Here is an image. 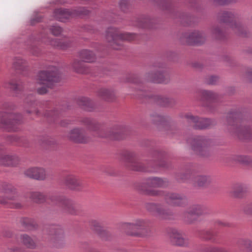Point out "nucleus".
Segmentation results:
<instances>
[{
	"label": "nucleus",
	"instance_id": "1",
	"mask_svg": "<svg viewBox=\"0 0 252 252\" xmlns=\"http://www.w3.org/2000/svg\"><path fill=\"white\" fill-rule=\"evenodd\" d=\"M82 122L90 131L95 132L96 136L109 138L112 140H120L123 138V130L121 126H117L112 131L107 132L100 124L94 119L85 118L82 119Z\"/></svg>",
	"mask_w": 252,
	"mask_h": 252
},
{
	"label": "nucleus",
	"instance_id": "60",
	"mask_svg": "<svg viewBox=\"0 0 252 252\" xmlns=\"http://www.w3.org/2000/svg\"><path fill=\"white\" fill-rule=\"evenodd\" d=\"M236 14L234 12L231 11H223L220 16H234Z\"/></svg>",
	"mask_w": 252,
	"mask_h": 252
},
{
	"label": "nucleus",
	"instance_id": "6",
	"mask_svg": "<svg viewBox=\"0 0 252 252\" xmlns=\"http://www.w3.org/2000/svg\"><path fill=\"white\" fill-rule=\"evenodd\" d=\"M49 200L50 201L49 203L52 205H58L61 207L64 213L71 215H78L81 213L73 201L64 196L52 194L49 196Z\"/></svg>",
	"mask_w": 252,
	"mask_h": 252
},
{
	"label": "nucleus",
	"instance_id": "31",
	"mask_svg": "<svg viewBox=\"0 0 252 252\" xmlns=\"http://www.w3.org/2000/svg\"><path fill=\"white\" fill-rule=\"evenodd\" d=\"M29 197L32 201L37 203H42L46 200V196L43 193L35 191L30 193Z\"/></svg>",
	"mask_w": 252,
	"mask_h": 252
},
{
	"label": "nucleus",
	"instance_id": "36",
	"mask_svg": "<svg viewBox=\"0 0 252 252\" xmlns=\"http://www.w3.org/2000/svg\"><path fill=\"white\" fill-rule=\"evenodd\" d=\"M5 87L17 93L22 89V85L21 82H19L17 80H11L5 84Z\"/></svg>",
	"mask_w": 252,
	"mask_h": 252
},
{
	"label": "nucleus",
	"instance_id": "42",
	"mask_svg": "<svg viewBox=\"0 0 252 252\" xmlns=\"http://www.w3.org/2000/svg\"><path fill=\"white\" fill-rule=\"evenodd\" d=\"M163 10H170L172 6L171 1L169 0H154Z\"/></svg>",
	"mask_w": 252,
	"mask_h": 252
},
{
	"label": "nucleus",
	"instance_id": "63",
	"mask_svg": "<svg viewBox=\"0 0 252 252\" xmlns=\"http://www.w3.org/2000/svg\"><path fill=\"white\" fill-rule=\"evenodd\" d=\"M247 77L248 79L252 82V69H250L247 73Z\"/></svg>",
	"mask_w": 252,
	"mask_h": 252
},
{
	"label": "nucleus",
	"instance_id": "4",
	"mask_svg": "<svg viewBox=\"0 0 252 252\" xmlns=\"http://www.w3.org/2000/svg\"><path fill=\"white\" fill-rule=\"evenodd\" d=\"M136 35L127 32L120 33L116 28H108L106 32V39L110 46L114 50L122 49V42L132 41L136 38Z\"/></svg>",
	"mask_w": 252,
	"mask_h": 252
},
{
	"label": "nucleus",
	"instance_id": "13",
	"mask_svg": "<svg viewBox=\"0 0 252 252\" xmlns=\"http://www.w3.org/2000/svg\"><path fill=\"white\" fill-rule=\"evenodd\" d=\"M160 67L159 64L154 65L151 71L146 73L145 79L148 82L155 83H168L169 79L168 78H166L162 72L159 70Z\"/></svg>",
	"mask_w": 252,
	"mask_h": 252
},
{
	"label": "nucleus",
	"instance_id": "12",
	"mask_svg": "<svg viewBox=\"0 0 252 252\" xmlns=\"http://www.w3.org/2000/svg\"><path fill=\"white\" fill-rule=\"evenodd\" d=\"M55 16H87L92 14L91 10L84 7L74 9L56 8L54 10Z\"/></svg>",
	"mask_w": 252,
	"mask_h": 252
},
{
	"label": "nucleus",
	"instance_id": "37",
	"mask_svg": "<svg viewBox=\"0 0 252 252\" xmlns=\"http://www.w3.org/2000/svg\"><path fill=\"white\" fill-rule=\"evenodd\" d=\"M21 223L27 230H32L36 227V224L30 218H23L21 220Z\"/></svg>",
	"mask_w": 252,
	"mask_h": 252
},
{
	"label": "nucleus",
	"instance_id": "27",
	"mask_svg": "<svg viewBox=\"0 0 252 252\" xmlns=\"http://www.w3.org/2000/svg\"><path fill=\"white\" fill-rule=\"evenodd\" d=\"M98 95L108 102H113L116 99L114 93L106 89H101L98 92Z\"/></svg>",
	"mask_w": 252,
	"mask_h": 252
},
{
	"label": "nucleus",
	"instance_id": "14",
	"mask_svg": "<svg viewBox=\"0 0 252 252\" xmlns=\"http://www.w3.org/2000/svg\"><path fill=\"white\" fill-rule=\"evenodd\" d=\"M126 165L130 169L136 171H148L142 163L138 162L136 155L132 152L127 153L125 156Z\"/></svg>",
	"mask_w": 252,
	"mask_h": 252
},
{
	"label": "nucleus",
	"instance_id": "22",
	"mask_svg": "<svg viewBox=\"0 0 252 252\" xmlns=\"http://www.w3.org/2000/svg\"><path fill=\"white\" fill-rule=\"evenodd\" d=\"M45 43L49 44L59 49L65 50L70 46V43L67 41L58 39H51L48 37L44 36L42 39Z\"/></svg>",
	"mask_w": 252,
	"mask_h": 252
},
{
	"label": "nucleus",
	"instance_id": "15",
	"mask_svg": "<svg viewBox=\"0 0 252 252\" xmlns=\"http://www.w3.org/2000/svg\"><path fill=\"white\" fill-rule=\"evenodd\" d=\"M181 40L189 45H200L205 41V38L200 32L194 31L185 33L181 37Z\"/></svg>",
	"mask_w": 252,
	"mask_h": 252
},
{
	"label": "nucleus",
	"instance_id": "3",
	"mask_svg": "<svg viewBox=\"0 0 252 252\" xmlns=\"http://www.w3.org/2000/svg\"><path fill=\"white\" fill-rule=\"evenodd\" d=\"M0 192L3 193L0 196V203L8 205L9 207L19 209L22 207L18 201V195L16 188L11 184L3 183L0 185Z\"/></svg>",
	"mask_w": 252,
	"mask_h": 252
},
{
	"label": "nucleus",
	"instance_id": "56",
	"mask_svg": "<svg viewBox=\"0 0 252 252\" xmlns=\"http://www.w3.org/2000/svg\"><path fill=\"white\" fill-rule=\"evenodd\" d=\"M153 117V121L155 123H157L158 122H161L163 121L164 118L162 117L161 116L158 115H154L152 116Z\"/></svg>",
	"mask_w": 252,
	"mask_h": 252
},
{
	"label": "nucleus",
	"instance_id": "49",
	"mask_svg": "<svg viewBox=\"0 0 252 252\" xmlns=\"http://www.w3.org/2000/svg\"><path fill=\"white\" fill-rule=\"evenodd\" d=\"M119 6L122 11H126L129 7V2L126 0H121L119 2Z\"/></svg>",
	"mask_w": 252,
	"mask_h": 252
},
{
	"label": "nucleus",
	"instance_id": "38",
	"mask_svg": "<svg viewBox=\"0 0 252 252\" xmlns=\"http://www.w3.org/2000/svg\"><path fill=\"white\" fill-rule=\"evenodd\" d=\"M153 100L158 105L164 107L169 106L170 102L169 98L159 95L153 96Z\"/></svg>",
	"mask_w": 252,
	"mask_h": 252
},
{
	"label": "nucleus",
	"instance_id": "9",
	"mask_svg": "<svg viewBox=\"0 0 252 252\" xmlns=\"http://www.w3.org/2000/svg\"><path fill=\"white\" fill-rule=\"evenodd\" d=\"M21 118L19 115L2 112L0 114V127L8 131H16V126L20 124Z\"/></svg>",
	"mask_w": 252,
	"mask_h": 252
},
{
	"label": "nucleus",
	"instance_id": "53",
	"mask_svg": "<svg viewBox=\"0 0 252 252\" xmlns=\"http://www.w3.org/2000/svg\"><path fill=\"white\" fill-rule=\"evenodd\" d=\"M29 105L30 106L31 110H27V112L28 113H35L36 115H39L38 111L36 110L35 109V103L34 102H31Z\"/></svg>",
	"mask_w": 252,
	"mask_h": 252
},
{
	"label": "nucleus",
	"instance_id": "51",
	"mask_svg": "<svg viewBox=\"0 0 252 252\" xmlns=\"http://www.w3.org/2000/svg\"><path fill=\"white\" fill-rule=\"evenodd\" d=\"M138 26L142 28H152L151 22L147 19H144L143 21L140 22Z\"/></svg>",
	"mask_w": 252,
	"mask_h": 252
},
{
	"label": "nucleus",
	"instance_id": "44",
	"mask_svg": "<svg viewBox=\"0 0 252 252\" xmlns=\"http://www.w3.org/2000/svg\"><path fill=\"white\" fill-rule=\"evenodd\" d=\"M152 159L151 160V161L152 162H153V163H150V165H159V166H164V165L160 163L159 162V160L160 159V158H161V154L158 152H155L152 156Z\"/></svg>",
	"mask_w": 252,
	"mask_h": 252
},
{
	"label": "nucleus",
	"instance_id": "33",
	"mask_svg": "<svg viewBox=\"0 0 252 252\" xmlns=\"http://www.w3.org/2000/svg\"><path fill=\"white\" fill-rule=\"evenodd\" d=\"M199 236L202 239L216 242L217 233L212 230H202L199 232Z\"/></svg>",
	"mask_w": 252,
	"mask_h": 252
},
{
	"label": "nucleus",
	"instance_id": "20",
	"mask_svg": "<svg viewBox=\"0 0 252 252\" xmlns=\"http://www.w3.org/2000/svg\"><path fill=\"white\" fill-rule=\"evenodd\" d=\"M26 176L38 180H44L46 177L45 170L42 168H31L25 172Z\"/></svg>",
	"mask_w": 252,
	"mask_h": 252
},
{
	"label": "nucleus",
	"instance_id": "40",
	"mask_svg": "<svg viewBox=\"0 0 252 252\" xmlns=\"http://www.w3.org/2000/svg\"><path fill=\"white\" fill-rule=\"evenodd\" d=\"M202 100H211L217 98V95L212 92L203 90L199 92Z\"/></svg>",
	"mask_w": 252,
	"mask_h": 252
},
{
	"label": "nucleus",
	"instance_id": "16",
	"mask_svg": "<svg viewBox=\"0 0 252 252\" xmlns=\"http://www.w3.org/2000/svg\"><path fill=\"white\" fill-rule=\"evenodd\" d=\"M185 117L188 123L192 124L193 127L196 129L207 128L212 124V122L210 119L199 118L190 115H186Z\"/></svg>",
	"mask_w": 252,
	"mask_h": 252
},
{
	"label": "nucleus",
	"instance_id": "19",
	"mask_svg": "<svg viewBox=\"0 0 252 252\" xmlns=\"http://www.w3.org/2000/svg\"><path fill=\"white\" fill-rule=\"evenodd\" d=\"M84 130L80 128H74L71 130L67 135L68 138L74 142L86 143L89 141V138L86 136Z\"/></svg>",
	"mask_w": 252,
	"mask_h": 252
},
{
	"label": "nucleus",
	"instance_id": "50",
	"mask_svg": "<svg viewBox=\"0 0 252 252\" xmlns=\"http://www.w3.org/2000/svg\"><path fill=\"white\" fill-rule=\"evenodd\" d=\"M205 252H227L225 250L217 247H209L205 249Z\"/></svg>",
	"mask_w": 252,
	"mask_h": 252
},
{
	"label": "nucleus",
	"instance_id": "54",
	"mask_svg": "<svg viewBox=\"0 0 252 252\" xmlns=\"http://www.w3.org/2000/svg\"><path fill=\"white\" fill-rule=\"evenodd\" d=\"M244 212L249 215H252V203L246 205L244 209Z\"/></svg>",
	"mask_w": 252,
	"mask_h": 252
},
{
	"label": "nucleus",
	"instance_id": "34",
	"mask_svg": "<svg viewBox=\"0 0 252 252\" xmlns=\"http://www.w3.org/2000/svg\"><path fill=\"white\" fill-rule=\"evenodd\" d=\"M188 210L196 218L205 213V208L199 205H193L189 207Z\"/></svg>",
	"mask_w": 252,
	"mask_h": 252
},
{
	"label": "nucleus",
	"instance_id": "29",
	"mask_svg": "<svg viewBox=\"0 0 252 252\" xmlns=\"http://www.w3.org/2000/svg\"><path fill=\"white\" fill-rule=\"evenodd\" d=\"M194 184L195 186L199 187H207L211 183V179L204 175H198L194 178Z\"/></svg>",
	"mask_w": 252,
	"mask_h": 252
},
{
	"label": "nucleus",
	"instance_id": "17",
	"mask_svg": "<svg viewBox=\"0 0 252 252\" xmlns=\"http://www.w3.org/2000/svg\"><path fill=\"white\" fill-rule=\"evenodd\" d=\"M168 204L174 206H182L185 205L187 200L185 196L176 193H166L162 195Z\"/></svg>",
	"mask_w": 252,
	"mask_h": 252
},
{
	"label": "nucleus",
	"instance_id": "43",
	"mask_svg": "<svg viewBox=\"0 0 252 252\" xmlns=\"http://www.w3.org/2000/svg\"><path fill=\"white\" fill-rule=\"evenodd\" d=\"M183 218L184 221L189 224L193 223L197 219V218L191 214L188 210L184 213Z\"/></svg>",
	"mask_w": 252,
	"mask_h": 252
},
{
	"label": "nucleus",
	"instance_id": "30",
	"mask_svg": "<svg viewBox=\"0 0 252 252\" xmlns=\"http://www.w3.org/2000/svg\"><path fill=\"white\" fill-rule=\"evenodd\" d=\"M170 238L173 245L182 246L185 244L184 238L176 230H173L170 233Z\"/></svg>",
	"mask_w": 252,
	"mask_h": 252
},
{
	"label": "nucleus",
	"instance_id": "41",
	"mask_svg": "<svg viewBox=\"0 0 252 252\" xmlns=\"http://www.w3.org/2000/svg\"><path fill=\"white\" fill-rule=\"evenodd\" d=\"M239 246L246 249L248 252H252V241L248 239H241L238 241Z\"/></svg>",
	"mask_w": 252,
	"mask_h": 252
},
{
	"label": "nucleus",
	"instance_id": "55",
	"mask_svg": "<svg viewBox=\"0 0 252 252\" xmlns=\"http://www.w3.org/2000/svg\"><path fill=\"white\" fill-rule=\"evenodd\" d=\"M218 80V78L216 76H212L207 80V84L209 85H214Z\"/></svg>",
	"mask_w": 252,
	"mask_h": 252
},
{
	"label": "nucleus",
	"instance_id": "5",
	"mask_svg": "<svg viewBox=\"0 0 252 252\" xmlns=\"http://www.w3.org/2000/svg\"><path fill=\"white\" fill-rule=\"evenodd\" d=\"M238 114L230 113L227 117V121L229 126L230 132L241 140L249 139L251 137L252 132L249 127L240 124V120L238 118Z\"/></svg>",
	"mask_w": 252,
	"mask_h": 252
},
{
	"label": "nucleus",
	"instance_id": "2",
	"mask_svg": "<svg viewBox=\"0 0 252 252\" xmlns=\"http://www.w3.org/2000/svg\"><path fill=\"white\" fill-rule=\"evenodd\" d=\"M38 83L45 86L39 88L37 92L39 94H44L47 93V88H52L54 83L60 81V76L58 69L55 66H52L47 70L41 71L38 75Z\"/></svg>",
	"mask_w": 252,
	"mask_h": 252
},
{
	"label": "nucleus",
	"instance_id": "46",
	"mask_svg": "<svg viewBox=\"0 0 252 252\" xmlns=\"http://www.w3.org/2000/svg\"><path fill=\"white\" fill-rule=\"evenodd\" d=\"M49 30L51 33L56 36L60 35L63 32L61 27L55 25L51 26Z\"/></svg>",
	"mask_w": 252,
	"mask_h": 252
},
{
	"label": "nucleus",
	"instance_id": "10",
	"mask_svg": "<svg viewBox=\"0 0 252 252\" xmlns=\"http://www.w3.org/2000/svg\"><path fill=\"white\" fill-rule=\"evenodd\" d=\"M188 142L191 145L192 150L198 155L206 157L209 155L210 141L200 136L189 139Z\"/></svg>",
	"mask_w": 252,
	"mask_h": 252
},
{
	"label": "nucleus",
	"instance_id": "7",
	"mask_svg": "<svg viewBox=\"0 0 252 252\" xmlns=\"http://www.w3.org/2000/svg\"><path fill=\"white\" fill-rule=\"evenodd\" d=\"M168 185V182L157 177L149 178L146 182L139 187L138 189L145 194L151 196H161L164 192L161 190L149 189L148 188H163Z\"/></svg>",
	"mask_w": 252,
	"mask_h": 252
},
{
	"label": "nucleus",
	"instance_id": "57",
	"mask_svg": "<svg viewBox=\"0 0 252 252\" xmlns=\"http://www.w3.org/2000/svg\"><path fill=\"white\" fill-rule=\"evenodd\" d=\"M213 33L217 38L220 39L222 35V32L218 28L214 29Z\"/></svg>",
	"mask_w": 252,
	"mask_h": 252
},
{
	"label": "nucleus",
	"instance_id": "28",
	"mask_svg": "<svg viewBox=\"0 0 252 252\" xmlns=\"http://www.w3.org/2000/svg\"><path fill=\"white\" fill-rule=\"evenodd\" d=\"M71 65L74 70L78 73L87 74L90 71V69L82 61L75 60L72 62Z\"/></svg>",
	"mask_w": 252,
	"mask_h": 252
},
{
	"label": "nucleus",
	"instance_id": "26",
	"mask_svg": "<svg viewBox=\"0 0 252 252\" xmlns=\"http://www.w3.org/2000/svg\"><path fill=\"white\" fill-rule=\"evenodd\" d=\"M225 160L228 164L231 165L237 163L248 164L249 163L250 158L244 156L233 155L226 158Z\"/></svg>",
	"mask_w": 252,
	"mask_h": 252
},
{
	"label": "nucleus",
	"instance_id": "32",
	"mask_svg": "<svg viewBox=\"0 0 252 252\" xmlns=\"http://www.w3.org/2000/svg\"><path fill=\"white\" fill-rule=\"evenodd\" d=\"M21 240L22 244L27 248L34 249L36 248V245L34 241L27 234L21 235Z\"/></svg>",
	"mask_w": 252,
	"mask_h": 252
},
{
	"label": "nucleus",
	"instance_id": "58",
	"mask_svg": "<svg viewBox=\"0 0 252 252\" xmlns=\"http://www.w3.org/2000/svg\"><path fill=\"white\" fill-rule=\"evenodd\" d=\"M127 82H131L134 83H137L139 82L138 77L135 75H132L129 78L127 79Z\"/></svg>",
	"mask_w": 252,
	"mask_h": 252
},
{
	"label": "nucleus",
	"instance_id": "21",
	"mask_svg": "<svg viewBox=\"0 0 252 252\" xmlns=\"http://www.w3.org/2000/svg\"><path fill=\"white\" fill-rule=\"evenodd\" d=\"M3 147L0 145V164L5 166H15L19 162L17 157L2 154Z\"/></svg>",
	"mask_w": 252,
	"mask_h": 252
},
{
	"label": "nucleus",
	"instance_id": "23",
	"mask_svg": "<svg viewBox=\"0 0 252 252\" xmlns=\"http://www.w3.org/2000/svg\"><path fill=\"white\" fill-rule=\"evenodd\" d=\"M146 208L149 211L159 215L164 219H167L170 215L166 210L162 209L159 205L149 203L146 204Z\"/></svg>",
	"mask_w": 252,
	"mask_h": 252
},
{
	"label": "nucleus",
	"instance_id": "62",
	"mask_svg": "<svg viewBox=\"0 0 252 252\" xmlns=\"http://www.w3.org/2000/svg\"><path fill=\"white\" fill-rule=\"evenodd\" d=\"M216 224L220 226H228V224L226 222H222L220 220H217L215 222Z\"/></svg>",
	"mask_w": 252,
	"mask_h": 252
},
{
	"label": "nucleus",
	"instance_id": "25",
	"mask_svg": "<svg viewBox=\"0 0 252 252\" xmlns=\"http://www.w3.org/2000/svg\"><path fill=\"white\" fill-rule=\"evenodd\" d=\"M79 57L83 62L92 63L95 61L96 57L95 54L92 51L88 49H84L79 52Z\"/></svg>",
	"mask_w": 252,
	"mask_h": 252
},
{
	"label": "nucleus",
	"instance_id": "39",
	"mask_svg": "<svg viewBox=\"0 0 252 252\" xmlns=\"http://www.w3.org/2000/svg\"><path fill=\"white\" fill-rule=\"evenodd\" d=\"M49 121L57 122L61 116V113L57 110L47 111L45 114Z\"/></svg>",
	"mask_w": 252,
	"mask_h": 252
},
{
	"label": "nucleus",
	"instance_id": "8",
	"mask_svg": "<svg viewBox=\"0 0 252 252\" xmlns=\"http://www.w3.org/2000/svg\"><path fill=\"white\" fill-rule=\"evenodd\" d=\"M123 227L126 232L129 235L144 237L149 235L151 233L150 230L143 220H137L133 223H125Z\"/></svg>",
	"mask_w": 252,
	"mask_h": 252
},
{
	"label": "nucleus",
	"instance_id": "11",
	"mask_svg": "<svg viewBox=\"0 0 252 252\" xmlns=\"http://www.w3.org/2000/svg\"><path fill=\"white\" fill-rule=\"evenodd\" d=\"M45 233L49 235V239L54 246L59 247L64 237V232L62 227L57 225H51L47 226Z\"/></svg>",
	"mask_w": 252,
	"mask_h": 252
},
{
	"label": "nucleus",
	"instance_id": "47",
	"mask_svg": "<svg viewBox=\"0 0 252 252\" xmlns=\"http://www.w3.org/2000/svg\"><path fill=\"white\" fill-rule=\"evenodd\" d=\"M28 50L31 54L34 56H38L41 54V50L34 45H30L28 48Z\"/></svg>",
	"mask_w": 252,
	"mask_h": 252
},
{
	"label": "nucleus",
	"instance_id": "18",
	"mask_svg": "<svg viewBox=\"0 0 252 252\" xmlns=\"http://www.w3.org/2000/svg\"><path fill=\"white\" fill-rule=\"evenodd\" d=\"M64 184L69 189L75 190H81L86 187L82 181L73 175H68L65 177Z\"/></svg>",
	"mask_w": 252,
	"mask_h": 252
},
{
	"label": "nucleus",
	"instance_id": "61",
	"mask_svg": "<svg viewBox=\"0 0 252 252\" xmlns=\"http://www.w3.org/2000/svg\"><path fill=\"white\" fill-rule=\"evenodd\" d=\"M41 18L42 17H36L35 18L32 19L31 21V25H34L35 24L34 22L36 23L40 22L41 21Z\"/></svg>",
	"mask_w": 252,
	"mask_h": 252
},
{
	"label": "nucleus",
	"instance_id": "45",
	"mask_svg": "<svg viewBox=\"0 0 252 252\" xmlns=\"http://www.w3.org/2000/svg\"><path fill=\"white\" fill-rule=\"evenodd\" d=\"M26 64V61L20 58H15L13 63V66L16 69H22Z\"/></svg>",
	"mask_w": 252,
	"mask_h": 252
},
{
	"label": "nucleus",
	"instance_id": "35",
	"mask_svg": "<svg viewBox=\"0 0 252 252\" xmlns=\"http://www.w3.org/2000/svg\"><path fill=\"white\" fill-rule=\"evenodd\" d=\"M246 191V189L241 185H237L234 187L230 194L231 196L233 197L241 198L244 196Z\"/></svg>",
	"mask_w": 252,
	"mask_h": 252
},
{
	"label": "nucleus",
	"instance_id": "64",
	"mask_svg": "<svg viewBox=\"0 0 252 252\" xmlns=\"http://www.w3.org/2000/svg\"><path fill=\"white\" fill-rule=\"evenodd\" d=\"M10 252H24V251L22 249L16 247L10 249Z\"/></svg>",
	"mask_w": 252,
	"mask_h": 252
},
{
	"label": "nucleus",
	"instance_id": "48",
	"mask_svg": "<svg viewBox=\"0 0 252 252\" xmlns=\"http://www.w3.org/2000/svg\"><path fill=\"white\" fill-rule=\"evenodd\" d=\"M91 225L94 227V230L98 234H101L103 232L101 226L98 222L95 220H93L91 222Z\"/></svg>",
	"mask_w": 252,
	"mask_h": 252
},
{
	"label": "nucleus",
	"instance_id": "24",
	"mask_svg": "<svg viewBox=\"0 0 252 252\" xmlns=\"http://www.w3.org/2000/svg\"><path fill=\"white\" fill-rule=\"evenodd\" d=\"M77 103L79 106L87 111H94L97 110L96 106L90 99L87 97H82L77 99Z\"/></svg>",
	"mask_w": 252,
	"mask_h": 252
},
{
	"label": "nucleus",
	"instance_id": "52",
	"mask_svg": "<svg viewBox=\"0 0 252 252\" xmlns=\"http://www.w3.org/2000/svg\"><path fill=\"white\" fill-rule=\"evenodd\" d=\"M220 5L228 4L231 3H234L237 1V0H213Z\"/></svg>",
	"mask_w": 252,
	"mask_h": 252
},
{
	"label": "nucleus",
	"instance_id": "59",
	"mask_svg": "<svg viewBox=\"0 0 252 252\" xmlns=\"http://www.w3.org/2000/svg\"><path fill=\"white\" fill-rule=\"evenodd\" d=\"M56 20L57 21L61 22H67L69 21V18L70 17H55Z\"/></svg>",
	"mask_w": 252,
	"mask_h": 252
}]
</instances>
